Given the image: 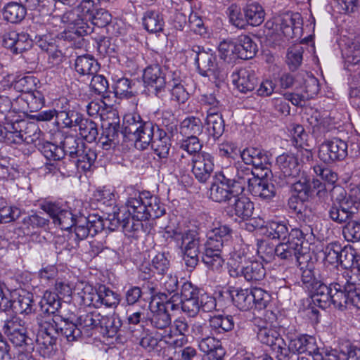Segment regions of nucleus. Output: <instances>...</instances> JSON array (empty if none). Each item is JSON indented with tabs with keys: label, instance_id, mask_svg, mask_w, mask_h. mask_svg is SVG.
I'll use <instances>...</instances> for the list:
<instances>
[{
	"label": "nucleus",
	"instance_id": "1",
	"mask_svg": "<svg viewBox=\"0 0 360 360\" xmlns=\"http://www.w3.org/2000/svg\"><path fill=\"white\" fill-rule=\"evenodd\" d=\"M99 0H82L75 8L65 12L61 17L63 22L68 23L72 27L71 30L65 32V39H75L72 34L77 37L78 43H83L82 36L91 33L93 27L89 24L90 19L95 13Z\"/></svg>",
	"mask_w": 360,
	"mask_h": 360
},
{
	"label": "nucleus",
	"instance_id": "2",
	"mask_svg": "<svg viewBox=\"0 0 360 360\" xmlns=\"http://www.w3.org/2000/svg\"><path fill=\"white\" fill-rule=\"evenodd\" d=\"M330 198L332 204L328 210V216L333 221L345 223L356 212L357 202L343 187L333 186L330 191Z\"/></svg>",
	"mask_w": 360,
	"mask_h": 360
},
{
	"label": "nucleus",
	"instance_id": "3",
	"mask_svg": "<svg viewBox=\"0 0 360 360\" xmlns=\"http://www.w3.org/2000/svg\"><path fill=\"white\" fill-rule=\"evenodd\" d=\"M134 216L139 219H155L165 212L164 205L157 196L150 195L148 193H139L127 200Z\"/></svg>",
	"mask_w": 360,
	"mask_h": 360
},
{
	"label": "nucleus",
	"instance_id": "4",
	"mask_svg": "<svg viewBox=\"0 0 360 360\" xmlns=\"http://www.w3.org/2000/svg\"><path fill=\"white\" fill-rule=\"evenodd\" d=\"M288 347H286V356L288 357L290 352L292 353L307 352L313 356L314 360H337L336 351L328 352L324 349H320L317 347L315 338L307 335H290L288 336Z\"/></svg>",
	"mask_w": 360,
	"mask_h": 360
},
{
	"label": "nucleus",
	"instance_id": "5",
	"mask_svg": "<svg viewBox=\"0 0 360 360\" xmlns=\"http://www.w3.org/2000/svg\"><path fill=\"white\" fill-rule=\"evenodd\" d=\"M188 56L193 58L199 73L218 80H224L226 72L223 67L219 66L217 57L211 50L206 51L203 48L195 45L188 51Z\"/></svg>",
	"mask_w": 360,
	"mask_h": 360
},
{
	"label": "nucleus",
	"instance_id": "6",
	"mask_svg": "<svg viewBox=\"0 0 360 360\" xmlns=\"http://www.w3.org/2000/svg\"><path fill=\"white\" fill-rule=\"evenodd\" d=\"M304 234L299 229H292L290 233V238L286 243H281L275 248V255L283 260L295 259L300 266V259L304 257L305 251L303 248Z\"/></svg>",
	"mask_w": 360,
	"mask_h": 360
},
{
	"label": "nucleus",
	"instance_id": "7",
	"mask_svg": "<svg viewBox=\"0 0 360 360\" xmlns=\"http://www.w3.org/2000/svg\"><path fill=\"white\" fill-rule=\"evenodd\" d=\"M180 236L183 259L188 268L193 269L199 262L200 247L202 245L199 233L195 229L184 231Z\"/></svg>",
	"mask_w": 360,
	"mask_h": 360
},
{
	"label": "nucleus",
	"instance_id": "8",
	"mask_svg": "<svg viewBox=\"0 0 360 360\" xmlns=\"http://www.w3.org/2000/svg\"><path fill=\"white\" fill-rule=\"evenodd\" d=\"M221 172L239 194H242L245 188H248L257 177L252 169L245 163H238Z\"/></svg>",
	"mask_w": 360,
	"mask_h": 360
},
{
	"label": "nucleus",
	"instance_id": "9",
	"mask_svg": "<svg viewBox=\"0 0 360 360\" xmlns=\"http://www.w3.org/2000/svg\"><path fill=\"white\" fill-rule=\"evenodd\" d=\"M347 148L346 141L334 138L320 145L319 158L325 163L343 160L347 156Z\"/></svg>",
	"mask_w": 360,
	"mask_h": 360
},
{
	"label": "nucleus",
	"instance_id": "10",
	"mask_svg": "<svg viewBox=\"0 0 360 360\" xmlns=\"http://www.w3.org/2000/svg\"><path fill=\"white\" fill-rule=\"evenodd\" d=\"M167 72L158 64L148 66L143 72V79L148 91L155 96L165 91L168 84Z\"/></svg>",
	"mask_w": 360,
	"mask_h": 360
},
{
	"label": "nucleus",
	"instance_id": "11",
	"mask_svg": "<svg viewBox=\"0 0 360 360\" xmlns=\"http://www.w3.org/2000/svg\"><path fill=\"white\" fill-rule=\"evenodd\" d=\"M276 164L280 170L278 184L284 186L291 180L297 179L300 172V167L296 156L290 153H283L276 158Z\"/></svg>",
	"mask_w": 360,
	"mask_h": 360
},
{
	"label": "nucleus",
	"instance_id": "12",
	"mask_svg": "<svg viewBox=\"0 0 360 360\" xmlns=\"http://www.w3.org/2000/svg\"><path fill=\"white\" fill-rule=\"evenodd\" d=\"M75 233L79 240L85 239L89 235L95 236L103 230V219L98 214H90L88 217L79 216L74 222Z\"/></svg>",
	"mask_w": 360,
	"mask_h": 360
},
{
	"label": "nucleus",
	"instance_id": "13",
	"mask_svg": "<svg viewBox=\"0 0 360 360\" xmlns=\"http://www.w3.org/2000/svg\"><path fill=\"white\" fill-rule=\"evenodd\" d=\"M229 273L233 278L243 276L247 281L257 282L264 278L266 270L260 262L245 261L243 265H231Z\"/></svg>",
	"mask_w": 360,
	"mask_h": 360
},
{
	"label": "nucleus",
	"instance_id": "14",
	"mask_svg": "<svg viewBox=\"0 0 360 360\" xmlns=\"http://www.w3.org/2000/svg\"><path fill=\"white\" fill-rule=\"evenodd\" d=\"M238 192L232 184L226 179L222 172L216 174L215 181L210 188V198L214 202H230L233 197H237Z\"/></svg>",
	"mask_w": 360,
	"mask_h": 360
},
{
	"label": "nucleus",
	"instance_id": "15",
	"mask_svg": "<svg viewBox=\"0 0 360 360\" xmlns=\"http://www.w3.org/2000/svg\"><path fill=\"white\" fill-rule=\"evenodd\" d=\"M257 338L262 344L269 346L275 351L278 354V356H286L285 343L272 325L265 323L259 326Z\"/></svg>",
	"mask_w": 360,
	"mask_h": 360
},
{
	"label": "nucleus",
	"instance_id": "16",
	"mask_svg": "<svg viewBox=\"0 0 360 360\" xmlns=\"http://www.w3.org/2000/svg\"><path fill=\"white\" fill-rule=\"evenodd\" d=\"M181 309L190 316H195L200 311V292L190 282H185L181 288Z\"/></svg>",
	"mask_w": 360,
	"mask_h": 360
},
{
	"label": "nucleus",
	"instance_id": "17",
	"mask_svg": "<svg viewBox=\"0 0 360 360\" xmlns=\"http://www.w3.org/2000/svg\"><path fill=\"white\" fill-rule=\"evenodd\" d=\"M192 173L201 183L206 182L214 170V158L207 152L202 151L192 157Z\"/></svg>",
	"mask_w": 360,
	"mask_h": 360
},
{
	"label": "nucleus",
	"instance_id": "18",
	"mask_svg": "<svg viewBox=\"0 0 360 360\" xmlns=\"http://www.w3.org/2000/svg\"><path fill=\"white\" fill-rule=\"evenodd\" d=\"M42 209L61 229L69 230L73 227L77 217H75L70 210L62 209L54 203H47L42 206Z\"/></svg>",
	"mask_w": 360,
	"mask_h": 360
},
{
	"label": "nucleus",
	"instance_id": "19",
	"mask_svg": "<svg viewBox=\"0 0 360 360\" xmlns=\"http://www.w3.org/2000/svg\"><path fill=\"white\" fill-rule=\"evenodd\" d=\"M240 156L245 165H251L255 168H259L262 170L267 169L268 166L270 165V157L269 155L259 148H246L243 150Z\"/></svg>",
	"mask_w": 360,
	"mask_h": 360
},
{
	"label": "nucleus",
	"instance_id": "20",
	"mask_svg": "<svg viewBox=\"0 0 360 360\" xmlns=\"http://www.w3.org/2000/svg\"><path fill=\"white\" fill-rule=\"evenodd\" d=\"M233 77L234 85L241 93L252 91L257 84V78L252 70L240 69Z\"/></svg>",
	"mask_w": 360,
	"mask_h": 360
},
{
	"label": "nucleus",
	"instance_id": "21",
	"mask_svg": "<svg viewBox=\"0 0 360 360\" xmlns=\"http://www.w3.org/2000/svg\"><path fill=\"white\" fill-rule=\"evenodd\" d=\"M232 230L227 225H219L212 229L207 234V240L203 245L213 247L215 249L221 248L224 243L231 237Z\"/></svg>",
	"mask_w": 360,
	"mask_h": 360
},
{
	"label": "nucleus",
	"instance_id": "22",
	"mask_svg": "<svg viewBox=\"0 0 360 360\" xmlns=\"http://www.w3.org/2000/svg\"><path fill=\"white\" fill-rule=\"evenodd\" d=\"M207 112L205 120L207 129L214 139H218L224 131V122L220 110L217 108H209Z\"/></svg>",
	"mask_w": 360,
	"mask_h": 360
},
{
	"label": "nucleus",
	"instance_id": "23",
	"mask_svg": "<svg viewBox=\"0 0 360 360\" xmlns=\"http://www.w3.org/2000/svg\"><path fill=\"white\" fill-rule=\"evenodd\" d=\"M279 30L288 39L293 38L302 26V19L299 13L285 14L279 20Z\"/></svg>",
	"mask_w": 360,
	"mask_h": 360
},
{
	"label": "nucleus",
	"instance_id": "24",
	"mask_svg": "<svg viewBox=\"0 0 360 360\" xmlns=\"http://www.w3.org/2000/svg\"><path fill=\"white\" fill-rule=\"evenodd\" d=\"M236 56L241 59L252 58L257 51V45L245 34L238 36L234 41Z\"/></svg>",
	"mask_w": 360,
	"mask_h": 360
},
{
	"label": "nucleus",
	"instance_id": "25",
	"mask_svg": "<svg viewBox=\"0 0 360 360\" xmlns=\"http://www.w3.org/2000/svg\"><path fill=\"white\" fill-rule=\"evenodd\" d=\"M252 181L248 189L254 196L262 199H271L275 195L274 186L266 179L257 176Z\"/></svg>",
	"mask_w": 360,
	"mask_h": 360
},
{
	"label": "nucleus",
	"instance_id": "26",
	"mask_svg": "<svg viewBox=\"0 0 360 360\" xmlns=\"http://www.w3.org/2000/svg\"><path fill=\"white\" fill-rule=\"evenodd\" d=\"M233 202L231 203V207L235 215L243 220L250 219L254 211L253 202L248 198L241 194H238L237 197H233Z\"/></svg>",
	"mask_w": 360,
	"mask_h": 360
},
{
	"label": "nucleus",
	"instance_id": "27",
	"mask_svg": "<svg viewBox=\"0 0 360 360\" xmlns=\"http://www.w3.org/2000/svg\"><path fill=\"white\" fill-rule=\"evenodd\" d=\"M332 290L333 288L323 279L322 276L321 280L309 290L313 293L314 301L317 302L320 307H326L330 304Z\"/></svg>",
	"mask_w": 360,
	"mask_h": 360
},
{
	"label": "nucleus",
	"instance_id": "28",
	"mask_svg": "<svg viewBox=\"0 0 360 360\" xmlns=\"http://www.w3.org/2000/svg\"><path fill=\"white\" fill-rule=\"evenodd\" d=\"M205 245V251L202 256V261L206 266L212 271H219L224 264L221 256V248L217 250L213 247Z\"/></svg>",
	"mask_w": 360,
	"mask_h": 360
},
{
	"label": "nucleus",
	"instance_id": "29",
	"mask_svg": "<svg viewBox=\"0 0 360 360\" xmlns=\"http://www.w3.org/2000/svg\"><path fill=\"white\" fill-rule=\"evenodd\" d=\"M169 79L167 86L170 88L172 99L179 103H184L188 98V94L181 83L179 73L174 72L168 75Z\"/></svg>",
	"mask_w": 360,
	"mask_h": 360
},
{
	"label": "nucleus",
	"instance_id": "30",
	"mask_svg": "<svg viewBox=\"0 0 360 360\" xmlns=\"http://www.w3.org/2000/svg\"><path fill=\"white\" fill-rule=\"evenodd\" d=\"M143 123L139 115L127 114L123 118L122 133L124 136L132 141Z\"/></svg>",
	"mask_w": 360,
	"mask_h": 360
},
{
	"label": "nucleus",
	"instance_id": "31",
	"mask_svg": "<svg viewBox=\"0 0 360 360\" xmlns=\"http://www.w3.org/2000/svg\"><path fill=\"white\" fill-rule=\"evenodd\" d=\"M230 295L233 304L242 311H248L253 307L251 290L233 288Z\"/></svg>",
	"mask_w": 360,
	"mask_h": 360
},
{
	"label": "nucleus",
	"instance_id": "32",
	"mask_svg": "<svg viewBox=\"0 0 360 360\" xmlns=\"http://www.w3.org/2000/svg\"><path fill=\"white\" fill-rule=\"evenodd\" d=\"M156 127L149 122H144L139 132L132 141L135 142L136 147L141 150L146 149L154 140V129Z\"/></svg>",
	"mask_w": 360,
	"mask_h": 360
},
{
	"label": "nucleus",
	"instance_id": "33",
	"mask_svg": "<svg viewBox=\"0 0 360 360\" xmlns=\"http://www.w3.org/2000/svg\"><path fill=\"white\" fill-rule=\"evenodd\" d=\"M76 71L80 75H90L96 74L99 69V64L90 55L79 56L75 63Z\"/></svg>",
	"mask_w": 360,
	"mask_h": 360
},
{
	"label": "nucleus",
	"instance_id": "34",
	"mask_svg": "<svg viewBox=\"0 0 360 360\" xmlns=\"http://www.w3.org/2000/svg\"><path fill=\"white\" fill-rule=\"evenodd\" d=\"M165 22L162 15L158 11H147L143 17L144 28L149 32L156 33L163 29Z\"/></svg>",
	"mask_w": 360,
	"mask_h": 360
},
{
	"label": "nucleus",
	"instance_id": "35",
	"mask_svg": "<svg viewBox=\"0 0 360 360\" xmlns=\"http://www.w3.org/2000/svg\"><path fill=\"white\" fill-rule=\"evenodd\" d=\"M202 129L201 120L195 116L186 117L180 125V133L184 136H198L202 134Z\"/></svg>",
	"mask_w": 360,
	"mask_h": 360
},
{
	"label": "nucleus",
	"instance_id": "36",
	"mask_svg": "<svg viewBox=\"0 0 360 360\" xmlns=\"http://www.w3.org/2000/svg\"><path fill=\"white\" fill-rule=\"evenodd\" d=\"M152 316L150 319L153 326L158 329L163 330H169L171 325V318L168 312L165 311L162 304H157L156 309H152Z\"/></svg>",
	"mask_w": 360,
	"mask_h": 360
},
{
	"label": "nucleus",
	"instance_id": "37",
	"mask_svg": "<svg viewBox=\"0 0 360 360\" xmlns=\"http://www.w3.org/2000/svg\"><path fill=\"white\" fill-rule=\"evenodd\" d=\"M333 271L332 276H323V279L328 283L333 290L338 289V290H342L349 292L354 289V283L347 278V275L338 274V271L333 270Z\"/></svg>",
	"mask_w": 360,
	"mask_h": 360
},
{
	"label": "nucleus",
	"instance_id": "38",
	"mask_svg": "<svg viewBox=\"0 0 360 360\" xmlns=\"http://www.w3.org/2000/svg\"><path fill=\"white\" fill-rule=\"evenodd\" d=\"M333 271L332 276H323V279L328 283L333 290L338 289V290H342L349 292L354 289V283L347 278V275L338 274V271L333 270Z\"/></svg>",
	"mask_w": 360,
	"mask_h": 360
},
{
	"label": "nucleus",
	"instance_id": "39",
	"mask_svg": "<svg viewBox=\"0 0 360 360\" xmlns=\"http://www.w3.org/2000/svg\"><path fill=\"white\" fill-rule=\"evenodd\" d=\"M26 15V8L22 4L11 2L4 8V18L11 23H17L23 20Z\"/></svg>",
	"mask_w": 360,
	"mask_h": 360
},
{
	"label": "nucleus",
	"instance_id": "40",
	"mask_svg": "<svg viewBox=\"0 0 360 360\" xmlns=\"http://www.w3.org/2000/svg\"><path fill=\"white\" fill-rule=\"evenodd\" d=\"M210 327L217 333L231 331L234 327V321L230 315H216L209 319Z\"/></svg>",
	"mask_w": 360,
	"mask_h": 360
},
{
	"label": "nucleus",
	"instance_id": "41",
	"mask_svg": "<svg viewBox=\"0 0 360 360\" xmlns=\"http://www.w3.org/2000/svg\"><path fill=\"white\" fill-rule=\"evenodd\" d=\"M245 15L248 25L258 26L264 20V11L261 5L257 3H252L244 8Z\"/></svg>",
	"mask_w": 360,
	"mask_h": 360
},
{
	"label": "nucleus",
	"instance_id": "42",
	"mask_svg": "<svg viewBox=\"0 0 360 360\" xmlns=\"http://www.w3.org/2000/svg\"><path fill=\"white\" fill-rule=\"evenodd\" d=\"M60 143L65 155L68 154L72 158H75V156L78 155L85 146V143L81 138L72 134L65 135Z\"/></svg>",
	"mask_w": 360,
	"mask_h": 360
},
{
	"label": "nucleus",
	"instance_id": "43",
	"mask_svg": "<svg viewBox=\"0 0 360 360\" xmlns=\"http://www.w3.org/2000/svg\"><path fill=\"white\" fill-rule=\"evenodd\" d=\"M40 308L44 314H54L61 307L58 295L46 290L39 302Z\"/></svg>",
	"mask_w": 360,
	"mask_h": 360
},
{
	"label": "nucleus",
	"instance_id": "44",
	"mask_svg": "<svg viewBox=\"0 0 360 360\" xmlns=\"http://www.w3.org/2000/svg\"><path fill=\"white\" fill-rule=\"evenodd\" d=\"M77 127H79V134L88 142L96 140L98 135L97 124L91 120L81 117Z\"/></svg>",
	"mask_w": 360,
	"mask_h": 360
},
{
	"label": "nucleus",
	"instance_id": "45",
	"mask_svg": "<svg viewBox=\"0 0 360 360\" xmlns=\"http://www.w3.org/2000/svg\"><path fill=\"white\" fill-rule=\"evenodd\" d=\"M290 233L287 224L283 221H271L266 226L265 235L271 239L285 240Z\"/></svg>",
	"mask_w": 360,
	"mask_h": 360
},
{
	"label": "nucleus",
	"instance_id": "46",
	"mask_svg": "<svg viewBox=\"0 0 360 360\" xmlns=\"http://www.w3.org/2000/svg\"><path fill=\"white\" fill-rule=\"evenodd\" d=\"M75 158H77V168L86 172L90 170L94 164L97 158V154L94 150L85 146Z\"/></svg>",
	"mask_w": 360,
	"mask_h": 360
},
{
	"label": "nucleus",
	"instance_id": "47",
	"mask_svg": "<svg viewBox=\"0 0 360 360\" xmlns=\"http://www.w3.org/2000/svg\"><path fill=\"white\" fill-rule=\"evenodd\" d=\"M49 219L34 213L25 217L22 220L24 229L27 235L33 234L39 229H44L49 224Z\"/></svg>",
	"mask_w": 360,
	"mask_h": 360
},
{
	"label": "nucleus",
	"instance_id": "48",
	"mask_svg": "<svg viewBox=\"0 0 360 360\" xmlns=\"http://www.w3.org/2000/svg\"><path fill=\"white\" fill-rule=\"evenodd\" d=\"M96 298L100 300V307H116L120 301V295L104 285L98 287V295Z\"/></svg>",
	"mask_w": 360,
	"mask_h": 360
},
{
	"label": "nucleus",
	"instance_id": "49",
	"mask_svg": "<svg viewBox=\"0 0 360 360\" xmlns=\"http://www.w3.org/2000/svg\"><path fill=\"white\" fill-rule=\"evenodd\" d=\"M62 326L60 328V335L68 342H75L82 337V330L77 323L67 319H61Z\"/></svg>",
	"mask_w": 360,
	"mask_h": 360
},
{
	"label": "nucleus",
	"instance_id": "50",
	"mask_svg": "<svg viewBox=\"0 0 360 360\" xmlns=\"http://www.w3.org/2000/svg\"><path fill=\"white\" fill-rule=\"evenodd\" d=\"M158 138L154 139L150 143L155 153L160 158H166L169 154L170 149V143L169 138L166 136V133L158 129Z\"/></svg>",
	"mask_w": 360,
	"mask_h": 360
},
{
	"label": "nucleus",
	"instance_id": "51",
	"mask_svg": "<svg viewBox=\"0 0 360 360\" xmlns=\"http://www.w3.org/2000/svg\"><path fill=\"white\" fill-rule=\"evenodd\" d=\"M33 295L26 291L19 293L14 300V309L15 314H30L32 311Z\"/></svg>",
	"mask_w": 360,
	"mask_h": 360
},
{
	"label": "nucleus",
	"instance_id": "52",
	"mask_svg": "<svg viewBox=\"0 0 360 360\" xmlns=\"http://www.w3.org/2000/svg\"><path fill=\"white\" fill-rule=\"evenodd\" d=\"M198 347L201 352L212 355L213 357L217 355L219 356L217 359L221 358V354H218L219 351L222 350L221 342L210 335L199 340Z\"/></svg>",
	"mask_w": 360,
	"mask_h": 360
},
{
	"label": "nucleus",
	"instance_id": "53",
	"mask_svg": "<svg viewBox=\"0 0 360 360\" xmlns=\"http://www.w3.org/2000/svg\"><path fill=\"white\" fill-rule=\"evenodd\" d=\"M82 115L75 110L65 108L62 110H58L56 122L58 124H62L65 127H77Z\"/></svg>",
	"mask_w": 360,
	"mask_h": 360
},
{
	"label": "nucleus",
	"instance_id": "54",
	"mask_svg": "<svg viewBox=\"0 0 360 360\" xmlns=\"http://www.w3.org/2000/svg\"><path fill=\"white\" fill-rule=\"evenodd\" d=\"M303 52L304 49L301 44H295L288 48L286 63L290 70H295L301 65Z\"/></svg>",
	"mask_w": 360,
	"mask_h": 360
},
{
	"label": "nucleus",
	"instance_id": "55",
	"mask_svg": "<svg viewBox=\"0 0 360 360\" xmlns=\"http://www.w3.org/2000/svg\"><path fill=\"white\" fill-rule=\"evenodd\" d=\"M342 247L338 243H330L328 244L323 252L324 254V261L328 264L334 265L333 270L338 271V265L340 252H341Z\"/></svg>",
	"mask_w": 360,
	"mask_h": 360
},
{
	"label": "nucleus",
	"instance_id": "56",
	"mask_svg": "<svg viewBox=\"0 0 360 360\" xmlns=\"http://www.w3.org/2000/svg\"><path fill=\"white\" fill-rule=\"evenodd\" d=\"M61 319V316L55 315L52 319L42 322L40 325V331L57 339L60 335V328L62 326Z\"/></svg>",
	"mask_w": 360,
	"mask_h": 360
},
{
	"label": "nucleus",
	"instance_id": "57",
	"mask_svg": "<svg viewBox=\"0 0 360 360\" xmlns=\"http://www.w3.org/2000/svg\"><path fill=\"white\" fill-rule=\"evenodd\" d=\"M290 182L287 183L286 185H291L293 191L297 193L300 198L306 199L308 198L311 186L307 176H302L298 180L294 179Z\"/></svg>",
	"mask_w": 360,
	"mask_h": 360
},
{
	"label": "nucleus",
	"instance_id": "58",
	"mask_svg": "<svg viewBox=\"0 0 360 360\" xmlns=\"http://www.w3.org/2000/svg\"><path fill=\"white\" fill-rule=\"evenodd\" d=\"M184 137L185 139L181 140L178 143L181 149L186 151L190 155H193V156L201 153L202 144L198 136Z\"/></svg>",
	"mask_w": 360,
	"mask_h": 360
},
{
	"label": "nucleus",
	"instance_id": "59",
	"mask_svg": "<svg viewBox=\"0 0 360 360\" xmlns=\"http://www.w3.org/2000/svg\"><path fill=\"white\" fill-rule=\"evenodd\" d=\"M346 63L356 65L360 62V39H355L344 51Z\"/></svg>",
	"mask_w": 360,
	"mask_h": 360
},
{
	"label": "nucleus",
	"instance_id": "60",
	"mask_svg": "<svg viewBox=\"0 0 360 360\" xmlns=\"http://www.w3.org/2000/svg\"><path fill=\"white\" fill-rule=\"evenodd\" d=\"M151 266L155 273L165 275L170 269V262L165 253L159 252L153 258Z\"/></svg>",
	"mask_w": 360,
	"mask_h": 360
},
{
	"label": "nucleus",
	"instance_id": "61",
	"mask_svg": "<svg viewBox=\"0 0 360 360\" xmlns=\"http://www.w3.org/2000/svg\"><path fill=\"white\" fill-rule=\"evenodd\" d=\"M127 206L128 207L127 211L125 209H117V211H114L112 214H109L110 229H115L122 227L123 224L133 214L129 206L127 204Z\"/></svg>",
	"mask_w": 360,
	"mask_h": 360
},
{
	"label": "nucleus",
	"instance_id": "62",
	"mask_svg": "<svg viewBox=\"0 0 360 360\" xmlns=\"http://www.w3.org/2000/svg\"><path fill=\"white\" fill-rule=\"evenodd\" d=\"M229 20L234 26L238 28H245L248 25L244 11L236 4L231 5L228 8Z\"/></svg>",
	"mask_w": 360,
	"mask_h": 360
},
{
	"label": "nucleus",
	"instance_id": "63",
	"mask_svg": "<svg viewBox=\"0 0 360 360\" xmlns=\"http://www.w3.org/2000/svg\"><path fill=\"white\" fill-rule=\"evenodd\" d=\"M251 297L253 307L259 310L266 308L270 301L269 294L259 288L251 289Z\"/></svg>",
	"mask_w": 360,
	"mask_h": 360
},
{
	"label": "nucleus",
	"instance_id": "64",
	"mask_svg": "<svg viewBox=\"0 0 360 360\" xmlns=\"http://www.w3.org/2000/svg\"><path fill=\"white\" fill-rule=\"evenodd\" d=\"M342 233L348 241H359L360 240V222L355 220L347 222L343 228Z\"/></svg>",
	"mask_w": 360,
	"mask_h": 360
}]
</instances>
